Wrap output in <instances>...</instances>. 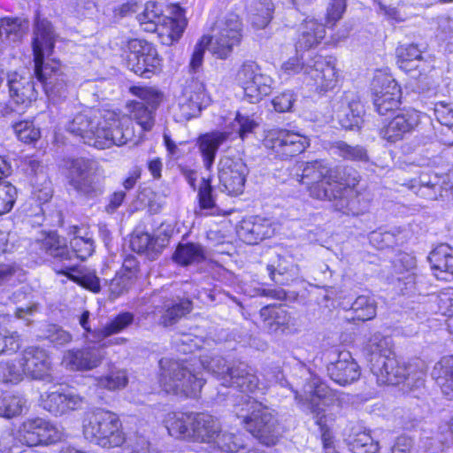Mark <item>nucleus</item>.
I'll use <instances>...</instances> for the list:
<instances>
[{
    "instance_id": "obj_1",
    "label": "nucleus",
    "mask_w": 453,
    "mask_h": 453,
    "mask_svg": "<svg viewBox=\"0 0 453 453\" xmlns=\"http://www.w3.org/2000/svg\"><path fill=\"white\" fill-rule=\"evenodd\" d=\"M131 93L139 98L132 103L131 116L118 118L116 113L100 108H85L65 124L69 133L80 137L89 146L104 150L122 146L135 137L133 119L142 128L150 131L155 124V111L163 95L157 88L134 86Z\"/></svg>"
},
{
    "instance_id": "obj_2",
    "label": "nucleus",
    "mask_w": 453,
    "mask_h": 453,
    "mask_svg": "<svg viewBox=\"0 0 453 453\" xmlns=\"http://www.w3.org/2000/svg\"><path fill=\"white\" fill-rule=\"evenodd\" d=\"M365 354L371 371L380 385H398L414 391L425 385L426 369L424 362L400 364L392 350L391 339L374 334L365 346Z\"/></svg>"
},
{
    "instance_id": "obj_3",
    "label": "nucleus",
    "mask_w": 453,
    "mask_h": 453,
    "mask_svg": "<svg viewBox=\"0 0 453 453\" xmlns=\"http://www.w3.org/2000/svg\"><path fill=\"white\" fill-rule=\"evenodd\" d=\"M54 42L55 33L51 23L46 19L38 17L33 39L34 74L47 96L58 102L67 96L71 85L60 63L55 59L44 58L45 56L51 54Z\"/></svg>"
},
{
    "instance_id": "obj_4",
    "label": "nucleus",
    "mask_w": 453,
    "mask_h": 453,
    "mask_svg": "<svg viewBox=\"0 0 453 453\" xmlns=\"http://www.w3.org/2000/svg\"><path fill=\"white\" fill-rule=\"evenodd\" d=\"M70 244L72 251L69 250L66 241L56 232H42L31 243L30 250L40 258L51 262L58 273L68 274V272L74 270V257L86 260L95 250L94 240L88 234L81 235L76 233Z\"/></svg>"
},
{
    "instance_id": "obj_5",
    "label": "nucleus",
    "mask_w": 453,
    "mask_h": 453,
    "mask_svg": "<svg viewBox=\"0 0 453 453\" xmlns=\"http://www.w3.org/2000/svg\"><path fill=\"white\" fill-rule=\"evenodd\" d=\"M290 389L295 394V399L300 407L303 411H309L316 425L319 426L324 452L338 453L334 449L329 428L335 418L332 409L338 402L336 394L319 377L313 374H310L302 393L292 388Z\"/></svg>"
},
{
    "instance_id": "obj_6",
    "label": "nucleus",
    "mask_w": 453,
    "mask_h": 453,
    "mask_svg": "<svg viewBox=\"0 0 453 453\" xmlns=\"http://www.w3.org/2000/svg\"><path fill=\"white\" fill-rule=\"evenodd\" d=\"M200 364L203 369L213 374L220 381L221 386L239 390L242 393L263 395L266 393L267 387L273 383H278L281 387L288 385L283 373L278 367L265 372V377L268 381V385L261 386L254 371L244 363L229 366L223 357H214L210 359L203 357Z\"/></svg>"
},
{
    "instance_id": "obj_7",
    "label": "nucleus",
    "mask_w": 453,
    "mask_h": 453,
    "mask_svg": "<svg viewBox=\"0 0 453 453\" xmlns=\"http://www.w3.org/2000/svg\"><path fill=\"white\" fill-rule=\"evenodd\" d=\"M234 412L243 427L261 443L271 446L277 442L281 426L273 409L254 397L242 395L241 401L234 404Z\"/></svg>"
},
{
    "instance_id": "obj_8",
    "label": "nucleus",
    "mask_w": 453,
    "mask_h": 453,
    "mask_svg": "<svg viewBox=\"0 0 453 453\" xmlns=\"http://www.w3.org/2000/svg\"><path fill=\"white\" fill-rule=\"evenodd\" d=\"M159 365L160 385L166 393L187 397L198 395L205 379L200 371L191 367V364L162 358Z\"/></svg>"
},
{
    "instance_id": "obj_9",
    "label": "nucleus",
    "mask_w": 453,
    "mask_h": 453,
    "mask_svg": "<svg viewBox=\"0 0 453 453\" xmlns=\"http://www.w3.org/2000/svg\"><path fill=\"white\" fill-rule=\"evenodd\" d=\"M64 169L69 187L77 194L87 197L103 194L105 172L96 160L83 157L69 158Z\"/></svg>"
},
{
    "instance_id": "obj_10",
    "label": "nucleus",
    "mask_w": 453,
    "mask_h": 453,
    "mask_svg": "<svg viewBox=\"0 0 453 453\" xmlns=\"http://www.w3.org/2000/svg\"><path fill=\"white\" fill-rule=\"evenodd\" d=\"M83 434L87 440L103 448L119 447L125 441L118 415L104 409L87 413L83 419Z\"/></svg>"
},
{
    "instance_id": "obj_11",
    "label": "nucleus",
    "mask_w": 453,
    "mask_h": 453,
    "mask_svg": "<svg viewBox=\"0 0 453 453\" xmlns=\"http://www.w3.org/2000/svg\"><path fill=\"white\" fill-rule=\"evenodd\" d=\"M257 126V122L252 117L237 112L231 123L232 132L215 131L199 135L196 146L204 168L208 171L212 169L219 147L227 141L232 133H236L244 140Z\"/></svg>"
},
{
    "instance_id": "obj_12",
    "label": "nucleus",
    "mask_w": 453,
    "mask_h": 453,
    "mask_svg": "<svg viewBox=\"0 0 453 453\" xmlns=\"http://www.w3.org/2000/svg\"><path fill=\"white\" fill-rule=\"evenodd\" d=\"M297 180L304 185L311 197L319 200L332 199V189L336 181H340V171L332 168L324 160L306 163Z\"/></svg>"
},
{
    "instance_id": "obj_13",
    "label": "nucleus",
    "mask_w": 453,
    "mask_h": 453,
    "mask_svg": "<svg viewBox=\"0 0 453 453\" xmlns=\"http://www.w3.org/2000/svg\"><path fill=\"white\" fill-rule=\"evenodd\" d=\"M242 38V22L233 12L226 13L215 23L210 40V52L217 58L226 59Z\"/></svg>"
},
{
    "instance_id": "obj_14",
    "label": "nucleus",
    "mask_w": 453,
    "mask_h": 453,
    "mask_svg": "<svg viewBox=\"0 0 453 453\" xmlns=\"http://www.w3.org/2000/svg\"><path fill=\"white\" fill-rule=\"evenodd\" d=\"M242 38V22L233 12L226 13L215 23L210 40V52L217 58L226 59Z\"/></svg>"
},
{
    "instance_id": "obj_15",
    "label": "nucleus",
    "mask_w": 453,
    "mask_h": 453,
    "mask_svg": "<svg viewBox=\"0 0 453 453\" xmlns=\"http://www.w3.org/2000/svg\"><path fill=\"white\" fill-rule=\"evenodd\" d=\"M126 59L127 67L142 78H150L161 70L162 58L156 47L144 40L128 41Z\"/></svg>"
},
{
    "instance_id": "obj_16",
    "label": "nucleus",
    "mask_w": 453,
    "mask_h": 453,
    "mask_svg": "<svg viewBox=\"0 0 453 453\" xmlns=\"http://www.w3.org/2000/svg\"><path fill=\"white\" fill-rule=\"evenodd\" d=\"M263 142L274 157L282 160L303 152L310 146L306 136L286 128L268 130Z\"/></svg>"
},
{
    "instance_id": "obj_17",
    "label": "nucleus",
    "mask_w": 453,
    "mask_h": 453,
    "mask_svg": "<svg viewBox=\"0 0 453 453\" xmlns=\"http://www.w3.org/2000/svg\"><path fill=\"white\" fill-rule=\"evenodd\" d=\"M373 104L380 115L398 109L402 91L395 80L388 73L378 70L371 83Z\"/></svg>"
},
{
    "instance_id": "obj_18",
    "label": "nucleus",
    "mask_w": 453,
    "mask_h": 453,
    "mask_svg": "<svg viewBox=\"0 0 453 453\" xmlns=\"http://www.w3.org/2000/svg\"><path fill=\"white\" fill-rule=\"evenodd\" d=\"M62 437L63 432L60 428L42 418L26 419L17 432L18 441L28 447L54 444Z\"/></svg>"
},
{
    "instance_id": "obj_19",
    "label": "nucleus",
    "mask_w": 453,
    "mask_h": 453,
    "mask_svg": "<svg viewBox=\"0 0 453 453\" xmlns=\"http://www.w3.org/2000/svg\"><path fill=\"white\" fill-rule=\"evenodd\" d=\"M211 103V96L203 82L192 80L184 87L174 109L178 121L189 120L199 116L201 111Z\"/></svg>"
},
{
    "instance_id": "obj_20",
    "label": "nucleus",
    "mask_w": 453,
    "mask_h": 453,
    "mask_svg": "<svg viewBox=\"0 0 453 453\" xmlns=\"http://www.w3.org/2000/svg\"><path fill=\"white\" fill-rule=\"evenodd\" d=\"M237 81L245 98L251 104L258 103L272 91L273 79L260 72L255 63H244L237 73Z\"/></svg>"
},
{
    "instance_id": "obj_21",
    "label": "nucleus",
    "mask_w": 453,
    "mask_h": 453,
    "mask_svg": "<svg viewBox=\"0 0 453 453\" xmlns=\"http://www.w3.org/2000/svg\"><path fill=\"white\" fill-rule=\"evenodd\" d=\"M10 94V107L12 111L21 113L37 98L32 75L25 71L11 72L7 75Z\"/></svg>"
},
{
    "instance_id": "obj_22",
    "label": "nucleus",
    "mask_w": 453,
    "mask_h": 453,
    "mask_svg": "<svg viewBox=\"0 0 453 453\" xmlns=\"http://www.w3.org/2000/svg\"><path fill=\"white\" fill-rule=\"evenodd\" d=\"M356 182L357 180L354 178L352 184L343 183L341 180L334 184L332 189L334 197L326 200L333 203L334 210L347 215H359L368 209L369 199L365 194L356 189Z\"/></svg>"
},
{
    "instance_id": "obj_23",
    "label": "nucleus",
    "mask_w": 453,
    "mask_h": 453,
    "mask_svg": "<svg viewBox=\"0 0 453 453\" xmlns=\"http://www.w3.org/2000/svg\"><path fill=\"white\" fill-rule=\"evenodd\" d=\"M304 74L313 81V86L319 92L334 89L339 80L335 59L330 56L316 55L307 60Z\"/></svg>"
},
{
    "instance_id": "obj_24",
    "label": "nucleus",
    "mask_w": 453,
    "mask_h": 453,
    "mask_svg": "<svg viewBox=\"0 0 453 453\" xmlns=\"http://www.w3.org/2000/svg\"><path fill=\"white\" fill-rule=\"evenodd\" d=\"M20 366L32 380L52 382V362L49 352L38 346L27 347L21 353Z\"/></svg>"
},
{
    "instance_id": "obj_25",
    "label": "nucleus",
    "mask_w": 453,
    "mask_h": 453,
    "mask_svg": "<svg viewBox=\"0 0 453 453\" xmlns=\"http://www.w3.org/2000/svg\"><path fill=\"white\" fill-rule=\"evenodd\" d=\"M84 403L85 398L69 387H58L42 395V408L56 417L78 411Z\"/></svg>"
},
{
    "instance_id": "obj_26",
    "label": "nucleus",
    "mask_w": 453,
    "mask_h": 453,
    "mask_svg": "<svg viewBox=\"0 0 453 453\" xmlns=\"http://www.w3.org/2000/svg\"><path fill=\"white\" fill-rule=\"evenodd\" d=\"M218 170L223 191L233 196L242 193L249 169L242 158L224 156L219 159Z\"/></svg>"
},
{
    "instance_id": "obj_27",
    "label": "nucleus",
    "mask_w": 453,
    "mask_h": 453,
    "mask_svg": "<svg viewBox=\"0 0 453 453\" xmlns=\"http://www.w3.org/2000/svg\"><path fill=\"white\" fill-rule=\"evenodd\" d=\"M421 116L415 110L401 111L380 128V135L390 143L399 142L418 127Z\"/></svg>"
},
{
    "instance_id": "obj_28",
    "label": "nucleus",
    "mask_w": 453,
    "mask_h": 453,
    "mask_svg": "<svg viewBox=\"0 0 453 453\" xmlns=\"http://www.w3.org/2000/svg\"><path fill=\"white\" fill-rule=\"evenodd\" d=\"M104 358L101 347L86 346L81 349L66 350L62 358V365L69 371H90L98 367Z\"/></svg>"
},
{
    "instance_id": "obj_29",
    "label": "nucleus",
    "mask_w": 453,
    "mask_h": 453,
    "mask_svg": "<svg viewBox=\"0 0 453 453\" xmlns=\"http://www.w3.org/2000/svg\"><path fill=\"white\" fill-rule=\"evenodd\" d=\"M333 111L340 123L345 129L358 127L362 122L364 106L357 96L346 92L333 104Z\"/></svg>"
},
{
    "instance_id": "obj_30",
    "label": "nucleus",
    "mask_w": 453,
    "mask_h": 453,
    "mask_svg": "<svg viewBox=\"0 0 453 453\" xmlns=\"http://www.w3.org/2000/svg\"><path fill=\"white\" fill-rule=\"evenodd\" d=\"M397 64L399 67L412 78L426 74L432 65L423 57V50L414 43L403 44L397 48Z\"/></svg>"
},
{
    "instance_id": "obj_31",
    "label": "nucleus",
    "mask_w": 453,
    "mask_h": 453,
    "mask_svg": "<svg viewBox=\"0 0 453 453\" xmlns=\"http://www.w3.org/2000/svg\"><path fill=\"white\" fill-rule=\"evenodd\" d=\"M274 227L269 219L254 216L244 219L237 227V235L243 242L254 245L271 237Z\"/></svg>"
},
{
    "instance_id": "obj_32",
    "label": "nucleus",
    "mask_w": 453,
    "mask_h": 453,
    "mask_svg": "<svg viewBox=\"0 0 453 453\" xmlns=\"http://www.w3.org/2000/svg\"><path fill=\"white\" fill-rule=\"evenodd\" d=\"M327 372L334 382L345 386L360 377V367L349 351H342L338 359L327 366Z\"/></svg>"
},
{
    "instance_id": "obj_33",
    "label": "nucleus",
    "mask_w": 453,
    "mask_h": 453,
    "mask_svg": "<svg viewBox=\"0 0 453 453\" xmlns=\"http://www.w3.org/2000/svg\"><path fill=\"white\" fill-rule=\"evenodd\" d=\"M220 423L217 418L205 412H193L190 439L212 444L220 432Z\"/></svg>"
},
{
    "instance_id": "obj_34",
    "label": "nucleus",
    "mask_w": 453,
    "mask_h": 453,
    "mask_svg": "<svg viewBox=\"0 0 453 453\" xmlns=\"http://www.w3.org/2000/svg\"><path fill=\"white\" fill-rule=\"evenodd\" d=\"M326 36L325 25L313 18L304 19L298 27L296 42V51L308 50L317 47Z\"/></svg>"
},
{
    "instance_id": "obj_35",
    "label": "nucleus",
    "mask_w": 453,
    "mask_h": 453,
    "mask_svg": "<svg viewBox=\"0 0 453 453\" xmlns=\"http://www.w3.org/2000/svg\"><path fill=\"white\" fill-rule=\"evenodd\" d=\"M27 173L32 175L33 195L40 203L49 201L52 196L50 182L44 172L42 162L34 157L26 158Z\"/></svg>"
},
{
    "instance_id": "obj_36",
    "label": "nucleus",
    "mask_w": 453,
    "mask_h": 453,
    "mask_svg": "<svg viewBox=\"0 0 453 453\" xmlns=\"http://www.w3.org/2000/svg\"><path fill=\"white\" fill-rule=\"evenodd\" d=\"M428 260L434 276L439 280H449L453 278V248L442 243L429 254Z\"/></svg>"
},
{
    "instance_id": "obj_37",
    "label": "nucleus",
    "mask_w": 453,
    "mask_h": 453,
    "mask_svg": "<svg viewBox=\"0 0 453 453\" xmlns=\"http://www.w3.org/2000/svg\"><path fill=\"white\" fill-rule=\"evenodd\" d=\"M346 441L352 453H378L380 450L379 441L373 439L371 430L360 425L351 427Z\"/></svg>"
},
{
    "instance_id": "obj_38",
    "label": "nucleus",
    "mask_w": 453,
    "mask_h": 453,
    "mask_svg": "<svg viewBox=\"0 0 453 453\" xmlns=\"http://www.w3.org/2000/svg\"><path fill=\"white\" fill-rule=\"evenodd\" d=\"M136 273L137 270L134 260L127 259L124 262L122 268L116 273L115 277L109 284L111 297L115 299L127 292L134 283Z\"/></svg>"
},
{
    "instance_id": "obj_39",
    "label": "nucleus",
    "mask_w": 453,
    "mask_h": 453,
    "mask_svg": "<svg viewBox=\"0 0 453 453\" xmlns=\"http://www.w3.org/2000/svg\"><path fill=\"white\" fill-rule=\"evenodd\" d=\"M193 412L172 411L163 420L169 435L177 439H190Z\"/></svg>"
},
{
    "instance_id": "obj_40",
    "label": "nucleus",
    "mask_w": 453,
    "mask_h": 453,
    "mask_svg": "<svg viewBox=\"0 0 453 453\" xmlns=\"http://www.w3.org/2000/svg\"><path fill=\"white\" fill-rule=\"evenodd\" d=\"M131 249L140 254H144L150 260H154L165 247L164 240L154 237L148 233L136 232L130 240Z\"/></svg>"
},
{
    "instance_id": "obj_41",
    "label": "nucleus",
    "mask_w": 453,
    "mask_h": 453,
    "mask_svg": "<svg viewBox=\"0 0 453 453\" xmlns=\"http://www.w3.org/2000/svg\"><path fill=\"white\" fill-rule=\"evenodd\" d=\"M264 327L271 333L284 332L288 328L291 317L285 309L275 305H267L260 310Z\"/></svg>"
},
{
    "instance_id": "obj_42",
    "label": "nucleus",
    "mask_w": 453,
    "mask_h": 453,
    "mask_svg": "<svg viewBox=\"0 0 453 453\" xmlns=\"http://www.w3.org/2000/svg\"><path fill=\"white\" fill-rule=\"evenodd\" d=\"M432 377L448 397L453 396V356H447L438 361L432 371Z\"/></svg>"
},
{
    "instance_id": "obj_43",
    "label": "nucleus",
    "mask_w": 453,
    "mask_h": 453,
    "mask_svg": "<svg viewBox=\"0 0 453 453\" xmlns=\"http://www.w3.org/2000/svg\"><path fill=\"white\" fill-rule=\"evenodd\" d=\"M393 269L398 281H403L405 288H411L414 284L416 267L415 257L408 253H399L393 260Z\"/></svg>"
},
{
    "instance_id": "obj_44",
    "label": "nucleus",
    "mask_w": 453,
    "mask_h": 453,
    "mask_svg": "<svg viewBox=\"0 0 453 453\" xmlns=\"http://www.w3.org/2000/svg\"><path fill=\"white\" fill-rule=\"evenodd\" d=\"M137 20L144 31L157 32L158 26L165 20L162 6L157 2H147L143 11L137 15Z\"/></svg>"
},
{
    "instance_id": "obj_45",
    "label": "nucleus",
    "mask_w": 453,
    "mask_h": 453,
    "mask_svg": "<svg viewBox=\"0 0 453 453\" xmlns=\"http://www.w3.org/2000/svg\"><path fill=\"white\" fill-rule=\"evenodd\" d=\"M441 177L434 173H421L418 178V188L415 191L417 196L427 200H436L442 196Z\"/></svg>"
},
{
    "instance_id": "obj_46",
    "label": "nucleus",
    "mask_w": 453,
    "mask_h": 453,
    "mask_svg": "<svg viewBox=\"0 0 453 453\" xmlns=\"http://www.w3.org/2000/svg\"><path fill=\"white\" fill-rule=\"evenodd\" d=\"M174 262L180 265L198 264L205 259L204 250L198 243L179 244L173 255Z\"/></svg>"
},
{
    "instance_id": "obj_47",
    "label": "nucleus",
    "mask_w": 453,
    "mask_h": 453,
    "mask_svg": "<svg viewBox=\"0 0 453 453\" xmlns=\"http://www.w3.org/2000/svg\"><path fill=\"white\" fill-rule=\"evenodd\" d=\"M345 310H349L353 312L352 319L360 321H366L373 319L376 316V303L374 299L369 296H359L350 304V306L342 303Z\"/></svg>"
},
{
    "instance_id": "obj_48",
    "label": "nucleus",
    "mask_w": 453,
    "mask_h": 453,
    "mask_svg": "<svg viewBox=\"0 0 453 453\" xmlns=\"http://www.w3.org/2000/svg\"><path fill=\"white\" fill-rule=\"evenodd\" d=\"M164 309L165 311L161 315L160 323L168 326L191 311V302L188 299H181L179 302L168 300L165 303Z\"/></svg>"
},
{
    "instance_id": "obj_49",
    "label": "nucleus",
    "mask_w": 453,
    "mask_h": 453,
    "mask_svg": "<svg viewBox=\"0 0 453 453\" xmlns=\"http://www.w3.org/2000/svg\"><path fill=\"white\" fill-rule=\"evenodd\" d=\"M171 17L167 18L165 29L171 42H177L181 37L186 27L187 19L185 18L184 10L179 5H173L170 8Z\"/></svg>"
},
{
    "instance_id": "obj_50",
    "label": "nucleus",
    "mask_w": 453,
    "mask_h": 453,
    "mask_svg": "<svg viewBox=\"0 0 453 453\" xmlns=\"http://www.w3.org/2000/svg\"><path fill=\"white\" fill-rule=\"evenodd\" d=\"M334 154L342 157L346 160L367 162L369 157L367 150L361 145H349L343 141H338L332 146Z\"/></svg>"
},
{
    "instance_id": "obj_51",
    "label": "nucleus",
    "mask_w": 453,
    "mask_h": 453,
    "mask_svg": "<svg viewBox=\"0 0 453 453\" xmlns=\"http://www.w3.org/2000/svg\"><path fill=\"white\" fill-rule=\"evenodd\" d=\"M273 11L274 7L271 0L256 3L250 17L252 26L257 29L265 28L271 21Z\"/></svg>"
},
{
    "instance_id": "obj_52",
    "label": "nucleus",
    "mask_w": 453,
    "mask_h": 453,
    "mask_svg": "<svg viewBox=\"0 0 453 453\" xmlns=\"http://www.w3.org/2000/svg\"><path fill=\"white\" fill-rule=\"evenodd\" d=\"M134 321V315L131 312H122L116 316L105 326L95 332L98 341H101L111 334H118L131 325Z\"/></svg>"
},
{
    "instance_id": "obj_53",
    "label": "nucleus",
    "mask_w": 453,
    "mask_h": 453,
    "mask_svg": "<svg viewBox=\"0 0 453 453\" xmlns=\"http://www.w3.org/2000/svg\"><path fill=\"white\" fill-rule=\"evenodd\" d=\"M27 400L21 395H6L0 397V416L11 418L20 415L26 407Z\"/></svg>"
},
{
    "instance_id": "obj_54",
    "label": "nucleus",
    "mask_w": 453,
    "mask_h": 453,
    "mask_svg": "<svg viewBox=\"0 0 453 453\" xmlns=\"http://www.w3.org/2000/svg\"><path fill=\"white\" fill-rule=\"evenodd\" d=\"M128 378L126 371H111L107 375L96 379V385L101 388L108 390H119L125 388Z\"/></svg>"
},
{
    "instance_id": "obj_55",
    "label": "nucleus",
    "mask_w": 453,
    "mask_h": 453,
    "mask_svg": "<svg viewBox=\"0 0 453 453\" xmlns=\"http://www.w3.org/2000/svg\"><path fill=\"white\" fill-rule=\"evenodd\" d=\"M212 444L221 451L229 453L237 452L242 447V441L239 436L221 430Z\"/></svg>"
},
{
    "instance_id": "obj_56",
    "label": "nucleus",
    "mask_w": 453,
    "mask_h": 453,
    "mask_svg": "<svg viewBox=\"0 0 453 453\" xmlns=\"http://www.w3.org/2000/svg\"><path fill=\"white\" fill-rule=\"evenodd\" d=\"M13 128L19 140L25 143L36 142L41 136L40 128L35 127L32 121H20Z\"/></svg>"
},
{
    "instance_id": "obj_57",
    "label": "nucleus",
    "mask_w": 453,
    "mask_h": 453,
    "mask_svg": "<svg viewBox=\"0 0 453 453\" xmlns=\"http://www.w3.org/2000/svg\"><path fill=\"white\" fill-rule=\"evenodd\" d=\"M17 199V188L8 181H0V216L9 212Z\"/></svg>"
},
{
    "instance_id": "obj_58",
    "label": "nucleus",
    "mask_w": 453,
    "mask_h": 453,
    "mask_svg": "<svg viewBox=\"0 0 453 453\" xmlns=\"http://www.w3.org/2000/svg\"><path fill=\"white\" fill-rule=\"evenodd\" d=\"M207 49L210 50L209 35H203L194 46L189 63V66L192 71L196 72L202 66Z\"/></svg>"
},
{
    "instance_id": "obj_59",
    "label": "nucleus",
    "mask_w": 453,
    "mask_h": 453,
    "mask_svg": "<svg viewBox=\"0 0 453 453\" xmlns=\"http://www.w3.org/2000/svg\"><path fill=\"white\" fill-rule=\"evenodd\" d=\"M20 346L21 341L17 332L0 331V355L15 353Z\"/></svg>"
},
{
    "instance_id": "obj_60",
    "label": "nucleus",
    "mask_w": 453,
    "mask_h": 453,
    "mask_svg": "<svg viewBox=\"0 0 453 453\" xmlns=\"http://www.w3.org/2000/svg\"><path fill=\"white\" fill-rule=\"evenodd\" d=\"M213 188L209 179L203 178L198 188L199 206L203 210H211L215 207Z\"/></svg>"
},
{
    "instance_id": "obj_61",
    "label": "nucleus",
    "mask_w": 453,
    "mask_h": 453,
    "mask_svg": "<svg viewBox=\"0 0 453 453\" xmlns=\"http://www.w3.org/2000/svg\"><path fill=\"white\" fill-rule=\"evenodd\" d=\"M23 368L12 363L0 364V380L4 382L17 383L23 379Z\"/></svg>"
},
{
    "instance_id": "obj_62",
    "label": "nucleus",
    "mask_w": 453,
    "mask_h": 453,
    "mask_svg": "<svg viewBox=\"0 0 453 453\" xmlns=\"http://www.w3.org/2000/svg\"><path fill=\"white\" fill-rule=\"evenodd\" d=\"M297 99V96L291 90H286L276 96L272 104L278 112H288L292 111L294 104Z\"/></svg>"
},
{
    "instance_id": "obj_63",
    "label": "nucleus",
    "mask_w": 453,
    "mask_h": 453,
    "mask_svg": "<svg viewBox=\"0 0 453 453\" xmlns=\"http://www.w3.org/2000/svg\"><path fill=\"white\" fill-rule=\"evenodd\" d=\"M46 338L56 347H61L72 341L69 332L55 325L48 326Z\"/></svg>"
},
{
    "instance_id": "obj_64",
    "label": "nucleus",
    "mask_w": 453,
    "mask_h": 453,
    "mask_svg": "<svg viewBox=\"0 0 453 453\" xmlns=\"http://www.w3.org/2000/svg\"><path fill=\"white\" fill-rule=\"evenodd\" d=\"M436 119L443 126L453 127V107L445 102L436 103L434 108Z\"/></svg>"
}]
</instances>
